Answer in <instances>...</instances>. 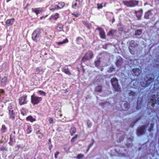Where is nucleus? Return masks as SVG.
I'll return each mask as SVG.
<instances>
[{
	"label": "nucleus",
	"instance_id": "nucleus-35",
	"mask_svg": "<svg viewBox=\"0 0 159 159\" xmlns=\"http://www.w3.org/2000/svg\"><path fill=\"white\" fill-rule=\"evenodd\" d=\"M140 12V11H138L136 12V15H137V13Z\"/></svg>",
	"mask_w": 159,
	"mask_h": 159
},
{
	"label": "nucleus",
	"instance_id": "nucleus-26",
	"mask_svg": "<svg viewBox=\"0 0 159 159\" xmlns=\"http://www.w3.org/2000/svg\"><path fill=\"white\" fill-rule=\"evenodd\" d=\"M102 5L101 4H98V9L101 8L102 7Z\"/></svg>",
	"mask_w": 159,
	"mask_h": 159
},
{
	"label": "nucleus",
	"instance_id": "nucleus-28",
	"mask_svg": "<svg viewBox=\"0 0 159 159\" xmlns=\"http://www.w3.org/2000/svg\"><path fill=\"white\" fill-rule=\"evenodd\" d=\"M5 128H5V126L3 125L2 126V131H3V132L4 131V130H3V129H5Z\"/></svg>",
	"mask_w": 159,
	"mask_h": 159
},
{
	"label": "nucleus",
	"instance_id": "nucleus-19",
	"mask_svg": "<svg viewBox=\"0 0 159 159\" xmlns=\"http://www.w3.org/2000/svg\"><path fill=\"white\" fill-rule=\"evenodd\" d=\"M59 16V15L58 13H55L53 16H52L53 17V18L55 19H57L58 17Z\"/></svg>",
	"mask_w": 159,
	"mask_h": 159
},
{
	"label": "nucleus",
	"instance_id": "nucleus-9",
	"mask_svg": "<svg viewBox=\"0 0 159 159\" xmlns=\"http://www.w3.org/2000/svg\"><path fill=\"white\" fill-rule=\"evenodd\" d=\"M130 1H124V3L127 6H131V7H133L134 6V5H131V4H130V3L131 2H133L134 3V2H130Z\"/></svg>",
	"mask_w": 159,
	"mask_h": 159
},
{
	"label": "nucleus",
	"instance_id": "nucleus-34",
	"mask_svg": "<svg viewBox=\"0 0 159 159\" xmlns=\"http://www.w3.org/2000/svg\"><path fill=\"white\" fill-rule=\"evenodd\" d=\"M116 65L117 66H119V64H118V62L116 63Z\"/></svg>",
	"mask_w": 159,
	"mask_h": 159
},
{
	"label": "nucleus",
	"instance_id": "nucleus-29",
	"mask_svg": "<svg viewBox=\"0 0 159 159\" xmlns=\"http://www.w3.org/2000/svg\"><path fill=\"white\" fill-rule=\"evenodd\" d=\"M157 96L158 97V103L159 104V93H158L157 95Z\"/></svg>",
	"mask_w": 159,
	"mask_h": 159
},
{
	"label": "nucleus",
	"instance_id": "nucleus-1",
	"mask_svg": "<svg viewBox=\"0 0 159 159\" xmlns=\"http://www.w3.org/2000/svg\"><path fill=\"white\" fill-rule=\"evenodd\" d=\"M31 102L34 105H37L42 100L40 97H37L33 95L31 97Z\"/></svg>",
	"mask_w": 159,
	"mask_h": 159
},
{
	"label": "nucleus",
	"instance_id": "nucleus-31",
	"mask_svg": "<svg viewBox=\"0 0 159 159\" xmlns=\"http://www.w3.org/2000/svg\"><path fill=\"white\" fill-rule=\"evenodd\" d=\"M108 104V103L107 102H106L104 105H103V106L106 107L107 106V104Z\"/></svg>",
	"mask_w": 159,
	"mask_h": 159
},
{
	"label": "nucleus",
	"instance_id": "nucleus-36",
	"mask_svg": "<svg viewBox=\"0 0 159 159\" xmlns=\"http://www.w3.org/2000/svg\"><path fill=\"white\" fill-rule=\"evenodd\" d=\"M140 11H141V13H142V10H140Z\"/></svg>",
	"mask_w": 159,
	"mask_h": 159
},
{
	"label": "nucleus",
	"instance_id": "nucleus-11",
	"mask_svg": "<svg viewBox=\"0 0 159 159\" xmlns=\"http://www.w3.org/2000/svg\"><path fill=\"white\" fill-rule=\"evenodd\" d=\"M92 53L91 52H88L86 56L85 57L88 59H90L92 57Z\"/></svg>",
	"mask_w": 159,
	"mask_h": 159
},
{
	"label": "nucleus",
	"instance_id": "nucleus-5",
	"mask_svg": "<svg viewBox=\"0 0 159 159\" xmlns=\"http://www.w3.org/2000/svg\"><path fill=\"white\" fill-rule=\"evenodd\" d=\"M156 103V99L155 96H153L150 99L149 103H150L152 105V106H153V105Z\"/></svg>",
	"mask_w": 159,
	"mask_h": 159
},
{
	"label": "nucleus",
	"instance_id": "nucleus-24",
	"mask_svg": "<svg viewBox=\"0 0 159 159\" xmlns=\"http://www.w3.org/2000/svg\"><path fill=\"white\" fill-rule=\"evenodd\" d=\"M3 102L5 104H6V105H9L10 104V102H10L9 100H6V102ZM10 104H11V103H10Z\"/></svg>",
	"mask_w": 159,
	"mask_h": 159
},
{
	"label": "nucleus",
	"instance_id": "nucleus-18",
	"mask_svg": "<svg viewBox=\"0 0 159 159\" xmlns=\"http://www.w3.org/2000/svg\"><path fill=\"white\" fill-rule=\"evenodd\" d=\"M115 32V31L114 30L110 31L108 33V35H114Z\"/></svg>",
	"mask_w": 159,
	"mask_h": 159
},
{
	"label": "nucleus",
	"instance_id": "nucleus-33",
	"mask_svg": "<svg viewBox=\"0 0 159 159\" xmlns=\"http://www.w3.org/2000/svg\"><path fill=\"white\" fill-rule=\"evenodd\" d=\"M13 110L10 111V114L12 113H13Z\"/></svg>",
	"mask_w": 159,
	"mask_h": 159
},
{
	"label": "nucleus",
	"instance_id": "nucleus-2",
	"mask_svg": "<svg viewBox=\"0 0 159 159\" xmlns=\"http://www.w3.org/2000/svg\"><path fill=\"white\" fill-rule=\"evenodd\" d=\"M111 81L115 90L117 91H119L120 89L118 84L117 80L116 78H113L111 80Z\"/></svg>",
	"mask_w": 159,
	"mask_h": 159
},
{
	"label": "nucleus",
	"instance_id": "nucleus-7",
	"mask_svg": "<svg viewBox=\"0 0 159 159\" xmlns=\"http://www.w3.org/2000/svg\"><path fill=\"white\" fill-rule=\"evenodd\" d=\"M134 74L136 76H138L140 73L139 69L138 68H136L133 69V70Z\"/></svg>",
	"mask_w": 159,
	"mask_h": 159
},
{
	"label": "nucleus",
	"instance_id": "nucleus-13",
	"mask_svg": "<svg viewBox=\"0 0 159 159\" xmlns=\"http://www.w3.org/2000/svg\"><path fill=\"white\" fill-rule=\"evenodd\" d=\"M75 131L76 129L74 127H72L71 128L70 130V133L71 134H72L75 132Z\"/></svg>",
	"mask_w": 159,
	"mask_h": 159
},
{
	"label": "nucleus",
	"instance_id": "nucleus-32",
	"mask_svg": "<svg viewBox=\"0 0 159 159\" xmlns=\"http://www.w3.org/2000/svg\"><path fill=\"white\" fill-rule=\"evenodd\" d=\"M77 4L76 2H75L74 3V5H73V7L74 6H76V4Z\"/></svg>",
	"mask_w": 159,
	"mask_h": 159
},
{
	"label": "nucleus",
	"instance_id": "nucleus-22",
	"mask_svg": "<svg viewBox=\"0 0 159 159\" xmlns=\"http://www.w3.org/2000/svg\"><path fill=\"white\" fill-rule=\"evenodd\" d=\"M77 135H75L74 137L71 139V141L72 142H74L75 140L77 139Z\"/></svg>",
	"mask_w": 159,
	"mask_h": 159
},
{
	"label": "nucleus",
	"instance_id": "nucleus-8",
	"mask_svg": "<svg viewBox=\"0 0 159 159\" xmlns=\"http://www.w3.org/2000/svg\"><path fill=\"white\" fill-rule=\"evenodd\" d=\"M145 131V127H143L139 129L138 130V134H143Z\"/></svg>",
	"mask_w": 159,
	"mask_h": 159
},
{
	"label": "nucleus",
	"instance_id": "nucleus-12",
	"mask_svg": "<svg viewBox=\"0 0 159 159\" xmlns=\"http://www.w3.org/2000/svg\"><path fill=\"white\" fill-rule=\"evenodd\" d=\"M38 93L40 95L45 96L46 95V93L42 90H39L38 92Z\"/></svg>",
	"mask_w": 159,
	"mask_h": 159
},
{
	"label": "nucleus",
	"instance_id": "nucleus-25",
	"mask_svg": "<svg viewBox=\"0 0 159 159\" xmlns=\"http://www.w3.org/2000/svg\"><path fill=\"white\" fill-rule=\"evenodd\" d=\"M4 93V91L2 89H0V97Z\"/></svg>",
	"mask_w": 159,
	"mask_h": 159
},
{
	"label": "nucleus",
	"instance_id": "nucleus-37",
	"mask_svg": "<svg viewBox=\"0 0 159 159\" xmlns=\"http://www.w3.org/2000/svg\"><path fill=\"white\" fill-rule=\"evenodd\" d=\"M42 18H43L42 17H40V19H42Z\"/></svg>",
	"mask_w": 159,
	"mask_h": 159
},
{
	"label": "nucleus",
	"instance_id": "nucleus-17",
	"mask_svg": "<svg viewBox=\"0 0 159 159\" xmlns=\"http://www.w3.org/2000/svg\"><path fill=\"white\" fill-rule=\"evenodd\" d=\"M142 33V31L141 30H138L136 31L135 34V35H139Z\"/></svg>",
	"mask_w": 159,
	"mask_h": 159
},
{
	"label": "nucleus",
	"instance_id": "nucleus-39",
	"mask_svg": "<svg viewBox=\"0 0 159 159\" xmlns=\"http://www.w3.org/2000/svg\"><path fill=\"white\" fill-rule=\"evenodd\" d=\"M149 131H151V129H149Z\"/></svg>",
	"mask_w": 159,
	"mask_h": 159
},
{
	"label": "nucleus",
	"instance_id": "nucleus-15",
	"mask_svg": "<svg viewBox=\"0 0 159 159\" xmlns=\"http://www.w3.org/2000/svg\"><path fill=\"white\" fill-rule=\"evenodd\" d=\"M100 34L102 38H105V33L103 31H101L100 32Z\"/></svg>",
	"mask_w": 159,
	"mask_h": 159
},
{
	"label": "nucleus",
	"instance_id": "nucleus-27",
	"mask_svg": "<svg viewBox=\"0 0 159 159\" xmlns=\"http://www.w3.org/2000/svg\"><path fill=\"white\" fill-rule=\"evenodd\" d=\"M124 107L126 108H127L128 107V104L127 103L124 104Z\"/></svg>",
	"mask_w": 159,
	"mask_h": 159
},
{
	"label": "nucleus",
	"instance_id": "nucleus-4",
	"mask_svg": "<svg viewBox=\"0 0 159 159\" xmlns=\"http://www.w3.org/2000/svg\"><path fill=\"white\" fill-rule=\"evenodd\" d=\"M15 19L14 18H11L7 20L6 22L7 25L9 26L12 25Z\"/></svg>",
	"mask_w": 159,
	"mask_h": 159
},
{
	"label": "nucleus",
	"instance_id": "nucleus-21",
	"mask_svg": "<svg viewBox=\"0 0 159 159\" xmlns=\"http://www.w3.org/2000/svg\"><path fill=\"white\" fill-rule=\"evenodd\" d=\"M131 2H134V3L133 2H130V4H131V5H134V6L136 5L137 4H138V2L137 1H131Z\"/></svg>",
	"mask_w": 159,
	"mask_h": 159
},
{
	"label": "nucleus",
	"instance_id": "nucleus-6",
	"mask_svg": "<svg viewBox=\"0 0 159 159\" xmlns=\"http://www.w3.org/2000/svg\"><path fill=\"white\" fill-rule=\"evenodd\" d=\"M7 76L5 75L2 77L1 81V83L2 85L4 84L7 82Z\"/></svg>",
	"mask_w": 159,
	"mask_h": 159
},
{
	"label": "nucleus",
	"instance_id": "nucleus-3",
	"mask_svg": "<svg viewBox=\"0 0 159 159\" xmlns=\"http://www.w3.org/2000/svg\"><path fill=\"white\" fill-rule=\"evenodd\" d=\"M19 104L20 105L26 104L28 102L26 96H23L19 98Z\"/></svg>",
	"mask_w": 159,
	"mask_h": 159
},
{
	"label": "nucleus",
	"instance_id": "nucleus-38",
	"mask_svg": "<svg viewBox=\"0 0 159 159\" xmlns=\"http://www.w3.org/2000/svg\"><path fill=\"white\" fill-rule=\"evenodd\" d=\"M12 117L13 118H14V116H13Z\"/></svg>",
	"mask_w": 159,
	"mask_h": 159
},
{
	"label": "nucleus",
	"instance_id": "nucleus-20",
	"mask_svg": "<svg viewBox=\"0 0 159 159\" xmlns=\"http://www.w3.org/2000/svg\"><path fill=\"white\" fill-rule=\"evenodd\" d=\"M33 11L37 15L39 13L41 12V10H39L38 9L33 10Z\"/></svg>",
	"mask_w": 159,
	"mask_h": 159
},
{
	"label": "nucleus",
	"instance_id": "nucleus-30",
	"mask_svg": "<svg viewBox=\"0 0 159 159\" xmlns=\"http://www.w3.org/2000/svg\"><path fill=\"white\" fill-rule=\"evenodd\" d=\"M49 122L50 123H52V121H53V120L52 119V118H50L49 120Z\"/></svg>",
	"mask_w": 159,
	"mask_h": 159
},
{
	"label": "nucleus",
	"instance_id": "nucleus-23",
	"mask_svg": "<svg viewBox=\"0 0 159 159\" xmlns=\"http://www.w3.org/2000/svg\"><path fill=\"white\" fill-rule=\"evenodd\" d=\"M83 157H84V155H83L82 154H79V155H78L77 156V158H78V159H81Z\"/></svg>",
	"mask_w": 159,
	"mask_h": 159
},
{
	"label": "nucleus",
	"instance_id": "nucleus-14",
	"mask_svg": "<svg viewBox=\"0 0 159 159\" xmlns=\"http://www.w3.org/2000/svg\"><path fill=\"white\" fill-rule=\"evenodd\" d=\"M68 42V40H67V39H66L65 40H64L63 42H58L57 44L59 45H60L61 44L66 43Z\"/></svg>",
	"mask_w": 159,
	"mask_h": 159
},
{
	"label": "nucleus",
	"instance_id": "nucleus-10",
	"mask_svg": "<svg viewBox=\"0 0 159 159\" xmlns=\"http://www.w3.org/2000/svg\"><path fill=\"white\" fill-rule=\"evenodd\" d=\"M26 120L27 121H30L31 122H33L35 120V119L32 116H30L26 117Z\"/></svg>",
	"mask_w": 159,
	"mask_h": 159
},
{
	"label": "nucleus",
	"instance_id": "nucleus-16",
	"mask_svg": "<svg viewBox=\"0 0 159 159\" xmlns=\"http://www.w3.org/2000/svg\"><path fill=\"white\" fill-rule=\"evenodd\" d=\"M95 90L97 91L101 92L102 91V87L100 86H98L96 88Z\"/></svg>",
	"mask_w": 159,
	"mask_h": 159
}]
</instances>
